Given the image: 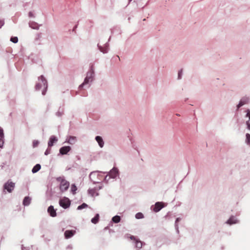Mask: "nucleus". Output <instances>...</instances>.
Masks as SVG:
<instances>
[{
  "mask_svg": "<svg viewBox=\"0 0 250 250\" xmlns=\"http://www.w3.org/2000/svg\"><path fill=\"white\" fill-rule=\"evenodd\" d=\"M47 88V82L46 80L44 77L42 75L39 77L38 82L36 85L35 88L36 90H39L43 88L42 90V94L44 95Z\"/></svg>",
  "mask_w": 250,
  "mask_h": 250,
  "instance_id": "nucleus-1",
  "label": "nucleus"
},
{
  "mask_svg": "<svg viewBox=\"0 0 250 250\" xmlns=\"http://www.w3.org/2000/svg\"><path fill=\"white\" fill-rule=\"evenodd\" d=\"M94 71L93 68H91L87 72L86 76L84 80V82L79 86V88H81L86 85H88L87 87H89L90 83L94 80Z\"/></svg>",
  "mask_w": 250,
  "mask_h": 250,
  "instance_id": "nucleus-2",
  "label": "nucleus"
},
{
  "mask_svg": "<svg viewBox=\"0 0 250 250\" xmlns=\"http://www.w3.org/2000/svg\"><path fill=\"white\" fill-rule=\"evenodd\" d=\"M57 181L60 182V188L62 192H64L68 189L69 186V183L65 180L63 177H58Z\"/></svg>",
  "mask_w": 250,
  "mask_h": 250,
  "instance_id": "nucleus-3",
  "label": "nucleus"
},
{
  "mask_svg": "<svg viewBox=\"0 0 250 250\" xmlns=\"http://www.w3.org/2000/svg\"><path fill=\"white\" fill-rule=\"evenodd\" d=\"M250 102V98L248 96H245L241 98L239 103L236 105V110H238L242 106L247 104Z\"/></svg>",
  "mask_w": 250,
  "mask_h": 250,
  "instance_id": "nucleus-4",
  "label": "nucleus"
},
{
  "mask_svg": "<svg viewBox=\"0 0 250 250\" xmlns=\"http://www.w3.org/2000/svg\"><path fill=\"white\" fill-rule=\"evenodd\" d=\"M70 203L71 202L70 200L65 197L61 199L59 201V204L60 206L64 208H69L70 205Z\"/></svg>",
  "mask_w": 250,
  "mask_h": 250,
  "instance_id": "nucleus-5",
  "label": "nucleus"
},
{
  "mask_svg": "<svg viewBox=\"0 0 250 250\" xmlns=\"http://www.w3.org/2000/svg\"><path fill=\"white\" fill-rule=\"evenodd\" d=\"M4 189L7 190L9 192H11L15 187V183L11 181H7L4 185Z\"/></svg>",
  "mask_w": 250,
  "mask_h": 250,
  "instance_id": "nucleus-6",
  "label": "nucleus"
},
{
  "mask_svg": "<svg viewBox=\"0 0 250 250\" xmlns=\"http://www.w3.org/2000/svg\"><path fill=\"white\" fill-rule=\"evenodd\" d=\"M164 207L163 203L162 202H157L153 208V211L157 212L160 211Z\"/></svg>",
  "mask_w": 250,
  "mask_h": 250,
  "instance_id": "nucleus-7",
  "label": "nucleus"
},
{
  "mask_svg": "<svg viewBox=\"0 0 250 250\" xmlns=\"http://www.w3.org/2000/svg\"><path fill=\"white\" fill-rule=\"evenodd\" d=\"M99 50L103 53H106L108 52L109 50L108 43H106L104 46H102L98 45Z\"/></svg>",
  "mask_w": 250,
  "mask_h": 250,
  "instance_id": "nucleus-8",
  "label": "nucleus"
},
{
  "mask_svg": "<svg viewBox=\"0 0 250 250\" xmlns=\"http://www.w3.org/2000/svg\"><path fill=\"white\" fill-rule=\"evenodd\" d=\"M71 149L69 146H63L60 149V152L62 155L66 154Z\"/></svg>",
  "mask_w": 250,
  "mask_h": 250,
  "instance_id": "nucleus-9",
  "label": "nucleus"
},
{
  "mask_svg": "<svg viewBox=\"0 0 250 250\" xmlns=\"http://www.w3.org/2000/svg\"><path fill=\"white\" fill-rule=\"evenodd\" d=\"M75 230H67L64 232V236L65 238L68 239L71 237L75 233Z\"/></svg>",
  "mask_w": 250,
  "mask_h": 250,
  "instance_id": "nucleus-10",
  "label": "nucleus"
},
{
  "mask_svg": "<svg viewBox=\"0 0 250 250\" xmlns=\"http://www.w3.org/2000/svg\"><path fill=\"white\" fill-rule=\"evenodd\" d=\"M47 211L52 217H55L57 215L56 210L54 209V207L52 206H50L48 207Z\"/></svg>",
  "mask_w": 250,
  "mask_h": 250,
  "instance_id": "nucleus-11",
  "label": "nucleus"
},
{
  "mask_svg": "<svg viewBox=\"0 0 250 250\" xmlns=\"http://www.w3.org/2000/svg\"><path fill=\"white\" fill-rule=\"evenodd\" d=\"M58 141L57 138L54 136H52L49 139V141L48 143V146L51 147L53 146L54 143L57 142Z\"/></svg>",
  "mask_w": 250,
  "mask_h": 250,
  "instance_id": "nucleus-12",
  "label": "nucleus"
},
{
  "mask_svg": "<svg viewBox=\"0 0 250 250\" xmlns=\"http://www.w3.org/2000/svg\"><path fill=\"white\" fill-rule=\"evenodd\" d=\"M118 172V171L117 168H113L110 172V176L112 178H115L117 175Z\"/></svg>",
  "mask_w": 250,
  "mask_h": 250,
  "instance_id": "nucleus-13",
  "label": "nucleus"
},
{
  "mask_svg": "<svg viewBox=\"0 0 250 250\" xmlns=\"http://www.w3.org/2000/svg\"><path fill=\"white\" fill-rule=\"evenodd\" d=\"M95 139L96 141L98 143L99 146L101 147H103L104 145V142L103 140V139L101 137L97 136L96 137Z\"/></svg>",
  "mask_w": 250,
  "mask_h": 250,
  "instance_id": "nucleus-14",
  "label": "nucleus"
},
{
  "mask_svg": "<svg viewBox=\"0 0 250 250\" xmlns=\"http://www.w3.org/2000/svg\"><path fill=\"white\" fill-rule=\"evenodd\" d=\"M29 26L34 29H38L39 28V25L36 22L32 21L29 23Z\"/></svg>",
  "mask_w": 250,
  "mask_h": 250,
  "instance_id": "nucleus-15",
  "label": "nucleus"
},
{
  "mask_svg": "<svg viewBox=\"0 0 250 250\" xmlns=\"http://www.w3.org/2000/svg\"><path fill=\"white\" fill-rule=\"evenodd\" d=\"M76 140L77 139L76 137L70 136L67 140V142L71 145H73L75 143Z\"/></svg>",
  "mask_w": 250,
  "mask_h": 250,
  "instance_id": "nucleus-16",
  "label": "nucleus"
},
{
  "mask_svg": "<svg viewBox=\"0 0 250 250\" xmlns=\"http://www.w3.org/2000/svg\"><path fill=\"white\" fill-rule=\"evenodd\" d=\"M31 199L29 197H25L23 201V205L24 206H28L30 204Z\"/></svg>",
  "mask_w": 250,
  "mask_h": 250,
  "instance_id": "nucleus-17",
  "label": "nucleus"
},
{
  "mask_svg": "<svg viewBox=\"0 0 250 250\" xmlns=\"http://www.w3.org/2000/svg\"><path fill=\"white\" fill-rule=\"evenodd\" d=\"M41 168V166L40 164L36 165L33 168L32 171L33 173H36L38 172Z\"/></svg>",
  "mask_w": 250,
  "mask_h": 250,
  "instance_id": "nucleus-18",
  "label": "nucleus"
},
{
  "mask_svg": "<svg viewBox=\"0 0 250 250\" xmlns=\"http://www.w3.org/2000/svg\"><path fill=\"white\" fill-rule=\"evenodd\" d=\"M99 215L97 214L95 216L91 219V222L93 224H97L99 222Z\"/></svg>",
  "mask_w": 250,
  "mask_h": 250,
  "instance_id": "nucleus-19",
  "label": "nucleus"
},
{
  "mask_svg": "<svg viewBox=\"0 0 250 250\" xmlns=\"http://www.w3.org/2000/svg\"><path fill=\"white\" fill-rule=\"evenodd\" d=\"M227 223L230 225L237 223V220L233 217H230L228 220Z\"/></svg>",
  "mask_w": 250,
  "mask_h": 250,
  "instance_id": "nucleus-20",
  "label": "nucleus"
},
{
  "mask_svg": "<svg viewBox=\"0 0 250 250\" xmlns=\"http://www.w3.org/2000/svg\"><path fill=\"white\" fill-rule=\"evenodd\" d=\"M112 220L114 223H117L120 221L121 218L119 216L116 215L114 216Z\"/></svg>",
  "mask_w": 250,
  "mask_h": 250,
  "instance_id": "nucleus-21",
  "label": "nucleus"
},
{
  "mask_svg": "<svg viewBox=\"0 0 250 250\" xmlns=\"http://www.w3.org/2000/svg\"><path fill=\"white\" fill-rule=\"evenodd\" d=\"M246 117H248L249 119V121L247 122V125H250L249 123V121H250V110L249 109H247L246 110Z\"/></svg>",
  "mask_w": 250,
  "mask_h": 250,
  "instance_id": "nucleus-22",
  "label": "nucleus"
},
{
  "mask_svg": "<svg viewBox=\"0 0 250 250\" xmlns=\"http://www.w3.org/2000/svg\"><path fill=\"white\" fill-rule=\"evenodd\" d=\"M88 207V205L85 203L82 204L81 206H78V209H82L83 208H86Z\"/></svg>",
  "mask_w": 250,
  "mask_h": 250,
  "instance_id": "nucleus-23",
  "label": "nucleus"
},
{
  "mask_svg": "<svg viewBox=\"0 0 250 250\" xmlns=\"http://www.w3.org/2000/svg\"><path fill=\"white\" fill-rule=\"evenodd\" d=\"M136 246L137 248H141L142 247V243L141 241L139 240L136 241Z\"/></svg>",
  "mask_w": 250,
  "mask_h": 250,
  "instance_id": "nucleus-24",
  "label": "nucleus"
},
{
  "mask_svg": "<svg viewBox=\"0 0 250 250\" xmlns=\"http://www.w3.org/2000/svg\"><path fill=\"white\" fill-rule=\"evenodd\" d=\"M246 142L249 145H250V134L249 133L246 134Z\"/></svg>",
  "mask_w": 250,
  "mask_h": 250,
  "instance_id": "nucleus-25",
  "label": "nucleus"
},
{
  "mask_svg": "<svg viewBox=\"0 0 250 250\" xmlns=\"http://www.w3.org/2000/svg\"><path fill=\"white\" fill-rule=\"evenodd\" d=\"M135 217L137 219H142L144 218V215L142 213L139 212L136 214Z\"/></svg>",
  "mask_w": 250,
  "mask_h": 250,
  "instance_id": "nucleus-26",
  "label": "nucleus"
},
{
  "mask_svg": "<svg viewBox=\"0 0 250 250\" xmlns=\"http://www.w3.org/2000/svg\"><path fill=\"white\" fill-rule=\"evenodd\" d=\"M71 191L72 192V193H73V194H75V193L76 191V190H77V188L76 186L75 185H72L71 186Z\"/></svg>",
  "mask_w": 250,
  "mask_h": 250,
  "instance_id": "nucleus-27",
  "label": "nucleus"
},
{
  "mask_svg": "<svg viewBox=\"0 0 250 250\" xmlns=\"http://www.w3.org/2000/svg\"><path fill=\"white\" fill-rule=\"evenodd\" d=\"M10 41L14 43H17L18 42V39L17 37H12L10 39Z\"/></svg>",
  "mask_w": 250,
  "mask_h": 250,
  "instance_id": "nucleus-28",
  "label": "nucleus"
},
{
  "mask_svg": "<svg viewBox=\"0 0 250 250\" xmlns=\"http://www.w3.org/2000/svg\"><path fill=\"white\" fill-rule=\"evenodd\" d=\"M0 137L4 138V134L3 129L0 126Z\"/></svg>",
  "mask_w": 250,
  "mask_h": 250,
  "instance_id": "nucleus-29",
  "label": "nucleus"
},
{
  "mask_svg": "<svg viewBox=\"0 0 250 250\" xmlns=\"http://www.w3.org/2000/svg\"><path fill=\"white\" fill-rule=\"evenodd\" d=\"M4 144V140L3 138H0V147H2Z\"/></svg>",
  "mask_w": 250,
  "mask_h": 250,
  "instance_id": "nucleus-30",
  "label": "nucleus"
},
{
  "mask_svg": "<svg viewBox=\"0 0 250 250\" xmlns=\"http://www.w3.org/2000/svg\"><path fill=\"white\" fill-rule=\"evenodd\" d=\"M63 114V111H58L57 113H56V115L58 117H60L62 115V114Z\"/></svg>",
  "mask_w": 250,
  "mask_h": 250,
  "instance_id": "nucleus-31",
  "label": "nucleus"
},
{
  "mask_svg": "<svg viewBox=\"0 0 250 250\" xmlns=\"http://www.w3.org/2000/svg\"><path fill=\"white\" fill-rule=\"evenodd\" d=\"M182 75V71L181 70L178 72V79H181Z\"/></svg>",
  "mask_w": 250,
  "mask_h": 250,
  "instance_id": "nucleus-32",
  "label": "nucleus"
},
{
  "mask_svg": "<svg viewBox=\"0 0 250 250\" xmlns=\"http://www.w3.org/2000/svg\"><path fill=\"white\" fill-rule=\"evenodd\" d=\"M4 21L3 20H0V28L3 25Z\"/></svg>",
  "mask_w": 250,
  "mask_h": 250,
  "instance_id": "nucleus-33",
  "label": "nucleus"
},
{
  "mask_svg": "<svg viewBox=\"0 0 250 250\" xmlns=\"http://www.w3.org/2000/svg\"><path fill=\"white\" fill-rule=\"evenodd\" d=\"M28 15H29V16L30 17H34V14H33V12H30L29 13V14H28Z\"/></svg>",
  "mask_w": 250,
  "mask_h": 250,
  "instance_id": "nucleus-34",
  "label": "nucleus"
},
{
  "mask_svg": "<svg viewBox=\"0 0 250 250\" xmlns=\"http://www.w3.org/2000/svg\"><path fill=\"white\" fill-rule=\"evenodd\" d=\"M49 153V151L48 149H47L46 151L45 152V154L46 155H48Z\"/></svg>",
  "mask_w": 250,
  "mask_h": 250,
  "instance_id": "nucleus-35",
  "label": "nucleus"
},
{
  "mask_svg": "<svg viewBox=\"0 0 250 250\" xmlns=\"http://www.w3.org/2000/svg\"><path fill=\"white\" fill-rule=\"evenodd\" d=\"M131 239H133V240H135V237H134V236H131Z\"/></svg>",
  "mask_w": 250,
  "mask_h": 250,
  "instance_id": "nucleus-36",
  "label": "nucleus"
},
{
  "mask_svg": "<svg viewBox=\"0 0 250 250\" xmlns=\"http://www.w3.org/2000/svg\"><path fill=\"white\" fill-rule=\"evenodd\" d=\"M37 144H38L37 143H35V144L34 143V146H36L37 145Z\"/></svg>",
  "mask_w": 250,
  "mask_h": 250,
  "instance_id": "nucleus-37",
  "label": "nucleus"
},
{
  "mask_svg": "<svg viewBox=\"0 0 250 250\" xmlns=\"http://www.w3.org/2000/svg\"><path fill=\"white\" fill-rule=\"evenodd\" d=\"M37 144H38L37 143H35V144L34 143V146H36L37 145Z\"/></svg>",
  "mask_w": 250,
  "mask_h": 250,
  "instance_id": "nucleus-38",
  "label": "nucleus"
},
{
  "mask_svg": "<svg viewBox=\"0 0 250 250\" xmlns=\"http://www.w3.org/2000/svg\"><path fill=\"white\" fill-rule=\"evenodd\" d=\"M249 129H250V125L248 126Z\"/></svg>",
  "mask_w": 250,
  "mask_h": 250,
  "instance_id": "nucleus-39",
  "label": "nucleus"
}]
</instances>
